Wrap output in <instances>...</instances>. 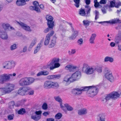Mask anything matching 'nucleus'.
I'll return each instance as SVG.
<instances>
[{"label": "nucleus", "instance_id": "f257e3e1", "mask_svg": "<svg viewBox=\"0 0 121 121\" xmlns=\"http://www.w3.org/2000/svg\"><path fill=\"white\" fill-rule=\"evenodd\" d=\"M14 84L9 83H7L4 87H2L0 85V96L11 93L14 90Z\"/></svg>", "mask_w": 121, "mask_h": 121}, {"label": "nucleus", "instance_id": "f03ea898", "mask_svg": "<svg viewBox=\"0 0 121 121\" xmlns=\"http://www.w3.org/2000/svg\"><path fill=\"white\" fill-rule=\"evenodd\" d=\"M35 80V79L32 78H23L19 81L18 84L20 86H28L32 84Z\"/></svg>", "mask_w": 121, "mask_h": 121}, {"label": "nucleus", "instance_id": "7ed1b4c3", "mask_svg": "<svg viewBox=\"0 0 121 121\" xmlns=\"http://www.w3.org/2000/svg\"><path fill=\"white\" fill-rule=\"evenodd\" d=\"M85 87L86 88L85 91H87V94L89 96L93 97L96 95L98 93V89L95 87L90 86H85Z\"/></svg>", "mask_w": 121, "mask_h": 121}, {"label": "nucleus", "instance_id": "20e7f679", "mask_svg": "<svg viewBox=\"0 0 121 121\" xmlns=\"http://www.w3.org/2000/svg\"><path fill=\"white\" fill-rule=\"evenodd\" d=\"M96 69L94 66H90L86 64H84L83 65L82 70L87 75L93 74Z\"/></svg>", "mask_w": 121, "mask_h": 121}, {"label": "nucleus", "instance_id": "39448f33", "mask_svg": "<svg viewBox=\"0 0 121 121\" xmlns=\"http://www.w3.org/2000/svg\"><path fill=\"white\" fill-rule=\"evenodd\" d=\"M104 77L107 79L111 82H113L115 78L113 75L111 70L109 68H106L104 70Z\"/></svg>", "mask_w": 121, "mask_h": 121}, {"label": "nucleus", "instance_id": "423d86ee", "mask_svg": "<svg viewBox=\"0 0 121 121\" xmlns=\"http://www.w3.org/2000/svg\"><path fill=\"white\" fill-rule=\"evenodd\" d=\"M58 83L56 82L47 80L44 82L43 87L45 89H48L58 86Z\"/></svg>", "mask_w": 121, "mask_h": 121}, {"label": "nucleus", "instance_id": "0eeeda50", "mask_svg": "<svg viewBox=\"0 0 121 121\" xmlns=\"http://www.w3.org/2000/svg\"><path fill=\"white\" fill-rule=\"evenodd\" d=\"M12 76L11 74L4 73L0 75V83L3 84L5 82L10 80V78Z\"/></svg>", "mask_w": 121, "mask_h": 121}, {"label": "nucleus", "instance_id": "6e6552de", "mask_svg": "<svg viewBox=\"0 0 121 121\" xmlns=\"http://www.w3.org/2000/svg\"><path fill=\"white\" fill-rule=\"evenodd\" d=\"M15 65V63L14 61H7L3 64V68L4 69H11L14 68Z\"/></svg>", "mask_w": 121, "mask_h": 121}, {"label": "nucleus", "instance_id": "1a4fd4ad", "mask_svg": "<svg viewBox=\"0 0 121 121\" xmlns=\"http://www.w3.org/2000/svg\"><path fill=\"white\" fill-rule=\"evenodd\" d=\"M46 18L48 21L47 25L49 27L53 29L54 26V22L53 21V17L50 15H47L46 16Z\"/></svg>", "mask_w": 121, "mask_h": 121}, {"label": "nucleus", "instance_id": "9d476101", "mask_svg": "<svg viewBox=\"0 0 121 121\" xmlns=\"http://www.w3.org/2000/svg\"><path fill=\"white\" fill-rule=\"evenodd\" d=\"M86 89L85 87V86L75 88L73 90L72 92V94L75 95H80L82 94L83 91H85Z\"/></svg>", "mask_w": 121, "mask_h": 121}, {"label": "nucleus", "instance_id": "9b49d317", "mask_svg": "<svg viewBox=\"0 0 121 121\" xmlns=\"http://www.w3.org/2000/svg\"><path fill=\"white\" fill-rule=\"evenodd\" d=\"M81 73L79 71L76 72L73 74L71 77L72 82L78 80L81 78Z\"/></svg>", "mask_w": 121, "mask_h": 121}, {"label": "nucleus", "instance_id": "f8f14e48", "mask_svg": "<svg viewBox=\"0 0 121 121\" xmlns=\"http://www.w3.org/2000/svg\"><path fill=\"white\" fill-rule=\"evenodd\" d=\"M65 69L71 72H73L77 70H79L78 66L73 65H67L65 67Z\"/></svg>", "mask_w": 121, "mask_h": 121}, {"label": "nucleus", "instance_id": "ddd939ff", "mask_svg": "<svg viewBox=\"0 0 121 121\" xmlns=\"http://www.w3.org/2000/svg\"><path fill=\"white\" fill-rule=\"evenodd\" d=\"M30 89L28 87H20L18 91V94L20 95H25L28 90Z\"/></svg>", "mask_w": 121, "mask_h": 121}, {"label": "nucleus", "instance_id": "4468645a", "mask_svg": "<svg viewBox=\"0 0 121 121\" xmlns=\"http://www.w3.org/2000/svg\"><path fill=\"white\" fill-rule=\"evenodd\" d=\"M17 24L20 25L22 28L25 30L30 32L31 31L30 27L28 26L21 22H17Z\"/></svg>", "mask_w": 121, "mask_h": 121}, {"label": "nucleus", "instance_id": "2eb2a0df", "mask_svg": "<svg viewBox=\"0 0 121 121\" xmlns=\"http://www.w3.org/2000/svg\"><path fill=\"white\" fill-rule=\"evenodd\" d=\"M33 4L34 6H30V9L36 11L37 13H40V11L39 8V4L36 1H35L33 3Z\"/></svg>", "mask_w": 121, "mask_h": 121}, {"label": "nucleus", "instance_id": "dca6fc26", "mask_svg": "<svg viewBox=\"0 0 121 121\" xmlns=\"http://www.w3.org/2000/svg\"><path fill=\"white\" fill-rule=\"evenodd\" d=\"M106 114L105 113H101L98 114L97 119L98 121H105Z\"/></svg>", "mask_w": 121, "mask_h": 121}, {"label": "nucleus", "instance_id": "f3484780", "mask_svg": "<svg viewBox=\"0 0 121 121\" xmlns=\"http://www.w3.org/2000/svg\"><path fill=\"white\" fill-rule=\"evenodd\" d=\"M121 92L119 94L117 92L114 91L110 93L112 97V98L114 99H117L120 96H121Z\"/></svg>", "mask_w": 121, "mask_h": 121}, {"label": "nucleus", "instance_id": "a211bd4d", "mask_svg": "<svg viewBox=\"0 0 121 121\" xmlns=\"http://www.w3.org/2000/svg\"><path fill=\"white\" fill-rule=\"evenodd\" d=\"M54 98L56 101L60 103V105L61 108L64 111H66L65 107L62 105V100L60 97L59 96L55 97H54Z\"/></svg>", "mask_w": 121, "mask_h": 121}, {"label": "nucleus", "instance_id": "6ab92c4d", "mask_svg": "<svg viewBox=\"0 0 121 121\" xmlns=\"http://www.w3.org/2000/svg\"><path fill=\"white\" fill-rule=\"evenodd\" d=\"M0 37L2 39H7L8 38L7 33L5 31L2 30H0Z\"/></svg>", "mask_w": 121, "mask_h": 121}, {"label": "nucleus", "instance_id": "aec40b11", "mask_svg": "<svg viewBox=\"0 0 121 121\" xmlns=\"http://www.w3.org/2000/svg\"><path fill=\"white\" fill-rule=\"evenodd\" d=\"M115 41L116 43H119L121 42V32L119 31L115 39Z\"/></svg>", "mask_w": 121, "mask_h": 121}, {"label": "nucleus", "instance_id": "412c9836", "mask_svg": "<svg viewBox=\"0 0 121 121\" xmlns=\"http://www.w3.org/2000/svg\"><path fill=\"white\" fill-rule=\"evenodd\" d=\"M72 31L73 32L72 35L69 37L70 39L73 40L78 35V31L73 28Z\"/></svg>", "mask_w": 121, "mask_h": 121}, {"label": "nucleus", "instance_id": "4be33fe9", "mask_svg": "<svg viewBox=\"0 0 121 121\" xmlns=\"http://www.w3.org/2000/svg\"><path fill=\"white\" fill-rule=\"evenodd\" d=\"M43 42V40H41L40 42L38 44L37 47L35 48L34 52V54L36 53L40 50L41 47L42 46Z\"/></svg>", "mask_w": 121, "mask_h": 121}, {"label": "nucleus", "instance_id": "5701e85b", "mask_svg": "<svg viewBox=\"0 0 121 121\" xmlns=\"http://www.w3.org/2000/svg\"><path fill=\"white\" fill-rule=\"evenodd\" d=\"M87 112V110L86 108H82L78 110V113L79 115H82L86 114Z\"/></svg>", "mask_w": 121, "mask_h": 121}, {"label": "nucleus", "instance_id": "b1692460", "mask_svg": "<svg viewBox=\"0 0 121 121\" xmlns=\"http://www.w3.org/2000/svg\"><path fill=\"white\" fill-rule=\"evenodd\" d=\"M96 35L95 34L93 33L91 34L89 39V42L91 44H94V42Z\"/></svg>", "mask_w": 121, "mask_h": 121}, {"label": "nucleus", "instance_id": "393cba45", "mask_svg": "<svg viewBox=\"0 0 121 121\" xmlns=\"http://www.w3.org/2000/svg\"><path fill=\"white\" fill-rule=\"evenodd\" d=\"M71 77H69L68 75L66 76L64 78L63 81V83L64 84L67 85V83L69 81L70 82H73L72 80H71L72 79Z\"/></svg>", "mask_w": 121, "mask_h": 121}, {"label": "nucleus", "instance_id": "a878e982", "mask_svg": "<svg viewBox=\"0 0 121 121\" xmlns=\"http://www.w3.org/2000/svg\"><path fill=\"white\" fill-rule=\"evenodd\" d=\"M86 17H88L90 15V11L91 10V8L88 5H86L85 6Z\"/></svg>", "mask_w": 121, "mask_h": 121}, {"label": "nucleus", "instance_id": "bb28decb", "mask_svg": "<svg viewBox=\"0 0 121 121\" xmlns=\"http://www.w3.org/2000/svg\"><path fill=\"white\" fill-rule=\"evenodd\" d=\"M120 20L118 18H114L108 21H107V23H110L111 24H113L115 23H119Z\"/></svg>", "mask_w": 121, "mask_h": 121}, {"label": "nucleus", "instance_id": "cd10ccee", "mask_svg": "<svg viewBox=\"0 0 121 121\" xmlns=\"http://www.w3.org/2000/svg\"><path fill=\"white\" fill-rule=\"evenodd\" d=\"M49 73V72L47 70H43L39 72L37 74V75L38 76L42 75L46 76L48 75Z\"/></svg>", "mask_w": 121, "mask_h": 121}, {"label": "nucleus", "instance_id": "c85d7f7f", "mask_svg": "<svg viewBox=\"0 0 121 121\" xmlns=\"http://www.w3.org/2000/svg\"><path fill=\"white\" fill-rule=\"evenodd\" d=\"M114 61V59L113 58L109 56L105 57L104 59V62H107L109 61L111 63H112Z\"/></svg>", "mask_w": 121, "mask_h": 121}, {"label": "nucleus", "instance_id": "c756f323", "mask_svg": "<svg viewBox=\"0 0 121 121\" xmlns=\"http://www.w3.org/2000/svg\"><path fill=\"white\" fill-rule=\"evenodd\" d=\"M53 38L52 40L51 43L49 45V48H52L55 45L56 42V38L53 36Z\"/></svg>", "mask_w": 121, "mask_h": 121}, {"label": "nucleus", "instance_id": "7c9ffc66", "mask_svg": "<svg viewBox=\"0 0 121 121\" xmlns=\"http://www.w3.org/2000/svg\"><path fill=\"white\" fill-rule=\"evenodd\" d=\"M37 41V39L36 38H34L33 39L29 48V50L31 48L35 45Z\"/></svg>", "mask_w": 121, "mask_h": 121}, {"label": "nucleus", "instance_id": "2f4dec72", "mask_svg": "<svg viewBox=\"0 0 121 121\" xmlns=\"http://www.w3.org/2000/svg\"><path fill=\"white\" fill-rule=\"evenodd\" d=\"M110 94H108L105 96V98L102 100V102L103 103L106 102L107 101L112 98V97Z\"/></svg>", "mask_w": 121, "mask_h": 121}, {"label": "nucleus", "instance_id": "473e14b6", "mask_svg": "<svg viewBox=\"0 0 121 121\" xmlns=\"http://www.w3.org/2000/svg\"><path fill=\"white\" fill-rule=\"evenodd\" d=\"M16 4L18 6H21L25 5L26 4V3L23 0H17Z\"/></svg>", "mask_w": 121, "mask_h": 121}, {"label": "nucleus", "instance_id": "72a5a7b5", "mask_svg": "<svg viewBox=\"0 0 121 121\" xmlns=\"http://www.w3.org/2000/svg\"><path fill=\"white\" fill-rule=\"evenodd\" d=\"M54 66L53 65L52 66H51L50 67V70H52L54 69L59 67L60 66V64L59 63H55L54 64Z\"/></svg>", "mask_w": 121, "mask_h": 121}, {"label": "nucleus", "instance_id": "f704fd0d", "mask_svg": "<svg viewBox=\"0 0 121 121\" xmlns=\"http://www.w3.org/2000/svg\"><path fill=\"white\" fill-rule=\"evenodd\" d=\"M59 61V58H54L52 60L50 64L49 65H52L54 64L58 63Z\"/></svg>", "mask_w": 121, "mask_h": 121}, {"label": "nucleus", "instance_id": "c9c22d12", "mask_svg": "<svg viewBox=\"0 0 121 121\" xmlns=\"http://www.w3.org/2000/svg\"><path fill=\"white\" fill-rule=\"evenodd\" d=\"M41 117V115H32L31 117V118L34 120L38 121L39 120Z\"/></svg>", "mask_w": 121, "mask_h": 121}, {"label": "nucleus", "instance_id": "e433bc0d", "mask_svg": "<svg viewBox=\"0 0 121 121\" xmlns=\"http://www.w3.org/2000/svg\"><path fill=\"white\" fill-rule=\"evenodd\" d=\"M64 106L68 111H71L73 110V108L67 104H65Z\"/></svg>", "mask_w": 121, "mask_h": 121}, {"label": "nucleus", "instance_id": "4c0bfd02", "mask_svg": "<svg viewBox=\"0 0 121 121\" xmlns=\"http://www.w3.org/2000/svg\"><path fill=\"white\" fill-rule=\"evenodd\" d=\"M2 26L4 30H6L9 29L10 27V25L7 23H3L2 24Z\"/></svg>", "mask_w": 121, "mask_h": 121}, {"label": "nucleus", "instance_id": "58836bf2", "mask_svg": "<svg viewBox=\"0 0 121 121\" xmlns=\"http://www.w3.org/2000/svg\"><path fill=\"white\" fill-rule=\"evenodd\" d=\"M26 101L25 99H23L21 100L18 101L15 104V106L17 107H18L20 105H22Z\"/></svg>", "mask_w": 121, "mask_h": 121}, {"label": "nucleus", "instance_id": "ea45409f", "mask_svg": "<svg viewBox=\"0 0 121 121\" xmlns=\"http://www.w3.org/2000/svg\"><path fill=\"white\" fill-rule=\"evenodd\" d=\"M50 40V37L46 36L44 42V45L45 46L48 45L49 43Z\"/></svg>", "mask_w": 121, "mask_h": 121}, {"label": "nucleus", "instance_id": "a19ab883", "mask_svg": "<svg viewBox=\"0 0 121 121\" xmlns=\"http://www.w3.org/2000/svg\"><path fill=\"white\" fill-rule=\"evenodd\" d=\"M79 14L81 16L86 17V13L84 9H81L79 12Z\"/></svg>", "mask_w": 121, "mask_h": 121}, {"label": "nucleus", "instance_id": "79ce46f5", "mask_svg": "<svg viewBox=\"0 0 121 121\" xmlns=\"http://www.w3.org/2000/svg\"><path fill=\"white\" fill-rule=\"evenodd\" d=\"M83 25L86 26H87L89 25L91 22L88 20H84L83 21Z\"/></svg>", "mask_w": 121, "mask_h": 121}, {"label": "nucleus", "instance_id": "37998d69", "mask_svg": "<svg viewBox=\"0 0 121 121\" xmlns=\"http://www.w3.org/2000/svg\"><path fill=\"white\" fill-rule=\"evenodd\" d=\"M62 116V114L60 113H58L55 116V119H60Z\"/></svg>", "mask_w": 121, "mask_h": 121}, {"label": "nucleus", "instance_id": "c03bdc74", "mask_svg": "<svg viewBox=\"0 0 121 121\" xmlns=\"http://www.w3.org/2000/svg\"><path fill=\"white\" fill-rule=\"evenodd\" d=\"M73 1L75 3V6L77 8L79 6L80 0H73Z\"/></svg>", "mask_w": 121, "mask_h": 121}, {"label": "nucleus", "instance_id": "a18cd8bd", "mask_svg": "<svg viewBox=\"0 0 121 121\" xmlns=\"http://www.w3.org/2000/svg\"><path fill=\"white\" fill-rule=\"evenodd\" d=\"M14 102L12 101L10 102L9 103V108H14Z\"/></svg>", "mask_w": 121, "mask_h": 121}, {"label": "nucleus", "instance_id": "49530a36", "mask_svg": "<svg viewBox=\"0 0 121 121\" xmlns=\"http://www.w3.org/2000/svg\"><path fill=\"white\" fill-rule=\"evenodd\" d=\"M18 113L20 114H23L25 113V109L22 108L19 110L18 111Z\"/></svg>", "mask_w": 121, "mask_h": 121}, {"label": "nucleus", "instance_id": "de8ad7c7", "mask_svg": "<svg viewBox=\"0 0 121 121\" xmlns=\"http://www.w3.org/2000/svg\"><path fill=\"white\" fill-rule=\"evenodd\" d=\"M76 50L75 49H72L68 51V53L69 55H72L74 54L76 52Z\"/></svg>", "mask_w": 121, "mask_h": 121}, {"label": "nucleus", "instance_id": "09e8293b", "mask_svg": "<svg viewBox=\"0 0 121 121\" xmlns=\"http://www.w3.org/2000/svg\"><path fill=\"white\" fill-rule=\"evenodd\" d=\"M30 89L28 90V94L30 95H32L34 94V91L33 90L31 89L29 87Z\"/></svg>", "mask_w": 121, "mask_h": 121}, {"label": "nucleus", "instance_id": "8fccbe9b", "mask_svg": "<svg viewBox=\"0 0 121 121\" xmlns=\"http://www.w3.org/2000/svg\"><path fill=\"white\" fill-rule=\"evenodd\" d=\"M14 117V115L13 114L9 115H8L7 117L8 119L9 120H13Z\"/></svg>", "mask_w": 121, "mask_h": 121}, {"label": "nucleus", "instance_id": "3c124183", "mask_svg": "<svg viewBox=\"0 0 121 121\" xmlns=\"http://www.w3.org/2000/svg\"><path fill=\"white\" fill-rule=\"evenodd\" d=\"M17 48L16 44H13L11 46L10 49L11 50H13L16 49Z\"/></svg>", "mask_w": 121, "mask_h": 121}, {"label": "nucleus", "instance_id": "603ef678", "mask_svg": "<svg viewBox=\"0 0 121 121\" xmlns=\"http://www.w3.org/2000/svg\"><path fill=\"white\" fill-rule=\"evenodd\" d=\"M54 32L53 30H52L46 36L50 38L51 37L54 35Z\"/></svg>", "mask_w": 121, "mask_h": 121}, {"label": "nucleus", "instance_id": "864d4df0", "mask_svg": "<svg viewBox=\"0 0 121 121\" xmlns=\"http://www.w3.org/2000/svg\"><path fill=\"white\" fill-rule=\"evenodd\" d=\"M95 20H96L99 17V13L98 11H97L96 10H95Z\"/></svg>", "mask_w": 121, "mask_h": 121}, {"label": "nucleus", "instance_id": "5fc2aeb1", "mask_svg": "<svg viewBox=\"0 0 121 121\" xmlns=\"http://www.w3.org/2000/svg\"><path fill=\"white\" fill-rule=\"evenodd\" d=\"M121 6V2L120 1H118L115 4V7L118 8L119 6Z\"/></svg>", "mask_w": 121, "mask_h": 121}, {"label": "nucleus", "instance_id": "6e6d98bb", "mask_svg": "<svg viewBox=\"0 0 121 121\" xmlns=\"http://www.w3.org/2000/svg\"><path fill=\"white\" fill-rule=\"evenodd\" d=\"M83 41V39L81 38L78 39L77 42L79 45H81L82 44Z\"/></svg>", "mask_w": 121, "mask_h": 121}, {"label": "nucleus", "instance_id": "4d7b16f0", "mask_svg": "<svg viewBox=\"0 0 121 121\" xmlns=\"http://www.w3.org/2000/svg\"><path fill=\"white\" fill-rule=\"evenodd\" d=\"M42 108L44 110L46 109L47 108V105L46 103H44L42 105Z\"/></svg>", "mask_w": 121, "mask_h": 121}, {"label": "nucleus", "instance_id": "13d9d810", "mask_svg": "<svg viewBox=\"0 0 121 121\" xmlns=\"http://www.w3.org/2000/svg\"><path fill=\"white\" fill-rule=\"evenodd\" d=\"M47 78L49 80L51 79L54 78V75H52L48 76L47 77Z\"/></svg>", "mask_w": 121, "mask_h": 121}, {"label": "nucleus", "instance_id": "bf43d9fd", "mask_svg": "<svg viewBox=\"0 0 121 121\" xmlns=\"http://www.w3.org/2000/svg\"><path fill=\"white\" fill-rule=\"evenodd\" d=\"M53 29V28L52 29L51 28L49 27L48 26V27L46 29L44 30V32L45 33H47L50 30H52Z\"/></svg>", "mask_w": 121, "mask_h": 121}, {"label": "nucleus", "instance_id": "052dcab7", "mask_svg": "<svg viewBox=\"0 0 121 121\" xmlns=\"http://www.w3.org/2000/svg\"><path fill=\"white\" fill-rule=\"evenodd\" d=\"M115 2L114 1H112L110 2V6L112 7H115Z\"/></svg>", "mask_w": 121, "mask_h": 121}, {"label": "nucleus", "instance_id": "680f3d73", "mask_svg": "<svg viewBox=\"0 0 121 121\" xmlns=\"http://www.w3.org/2000/svg\"><path fill=\"white\" fill-rule=\"evenodd\" d=\"M106 3V0H101L99 3L101 4H105Z\"/></svg>", "mask_w": 121, "mask_h": 121}, {"label": "nucleus", "instance_id": "e2e57ef3", "mask_svg": "<svg viewBox=\"0 0 121 121\" xmlns=\"http://www.w3.org/2000/svg\"><path fill=\"white\" fill-rule=\"evenodd\" d=\"M41 113L42 112L40 111H36L35 112V113L36 115H41Z\"/></svg>", "mask_w": 121, "mask_h": 121}, {"label": "nucleus", "instance_id": "0e129e2a", "mask_svg": "<svg viewBox=\"0 0 121 121\" xmlns=\"http://www.w3.org/2000/svg\"><path fill=\"white\" fill-rule=\"evenodd\" d=\"M102 67H99L98 68L97 70V71L99 73H101L102 72Z\"/></svg>", "mask_w": 121, "mask_h": 121}, {"label": "nucleus", "instance_id": "69168bd1", "mask_svg": "<svg viewBox=\"0 0 121 121\" xmlns=\"http://www.w3.org/2000/svg\"><path fill=\"white\" fill-rule=\"evenodd\" d=\"M54 75V78H56L57 79H59L60 78L61 76L60 75V74L56 75Z\"/></svg>", "mask_w": 121, "mask_h": 121}, {"label": "nucleus", "instance_id": "338daca9", "mask_svg": "<svg viewBox=\"0 0 121 121\" xmlns=\"http://www.w3.org/2000/svg\"><path fill=\"white\" fill-rule=\"evenodd\" d=\"M99 2H97L94 3V6L95 7V8L98 7L99 5Z\"/></svg>", "mask_w": 121, "mask_h": 121}, {"label": "nucleus", "instance_id": "774afa93", "mask_svg": "<svg viewBox=\"0 0 121 121\" xmlns=\"http://www.w3.org/2000/svg\"><path fill=\"white\" fill-rule=\"evenodd\" d=\"M46 121H55V120L53 118H49L47 119Z\"/></svg>", "mask_w": 121, "mask_h": 121}]
</instances>
